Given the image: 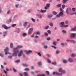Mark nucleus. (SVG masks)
Here are the masks:
<instances>
[{
  "mask_svg": "<svg viewBox=\"0 0 76 76\" xmlns=\"http://www.w3.org/2000/svg\"><path fill=\"white\" fill-rule=\"evenodd\" d=\"M28 24V22H24V23H23V26L24 27H26L27 26V24Z\"/></svg>",
  "mask_w": 76,
  "mask_h": 76,
  "instance_id": "obj_16",
  "label": "nucleus"
},
{
  "mask_svg": "<svg viewBox=\"0 0 76 76\" xmlns=\"http://www.w3.org/2000/svg\"><path fill=\"white\" fill-rule=\"evenodd\" d=\"M72 11H73V12H74L75 11V10H76V9H75V8H72Z\"/></svg>",
  "mask_w": 76,
  "mask_h": 76,
  "instance_id": "obj_43",
  "label": "nucleus"
},
{
  "mask_svg": "<svg viewBox=\"0 0 76 76\" xmlns=\"http://www.w3.org/2000/svg\"><path fill=\"white\" fill-rule=\"evenodd\" d=\"M52 64H54V65H56V62H53L52 63Z\"/></svg>",
  "mask_w": 76,
  "mask_h": 76,
  "instance_id": "obj_47",
  "label": "nucleus"
},
{
  "mask_svg": "<svg viewBox=\"0 0 76 76\" xmlns=\"http://www.w3.org/2000/svg\"><path fill=\"white\" fill-rule=\"evenodd\" d=\"M24 70H25V71H29V69L28 68H25V69H24Z\"/></svg>",
  "mask_w": 76,
  "mask_h": 76,
  "instance_id": "obj_57",
  "label": "nucleus"
},
{
  "mask_svg": "<svg viewBox=\"0 0 76 76\" xmlns=\"http://www.w3.org/2000/svg\"><path fill=\"white\" fill-rule=\"evenodd\" d=\"M10 48H13V44H12V43H10Z\"/></svg>",
  "mask_w": 76,
  "mask_h": 76,
  "instance_id": "obj_20",
  "label": "nucleus"
},
{
  "mask_svg": "<svg viewBox=\"0 0 76 76\" xmlns=\"http://www.w3.org/2000/svg\"><path fill=\"white\" fill-rule=\"evenodd\" d=\"M23 75H24V76H28V73H27V72H24Z\"/></svg>",
  "mask_w": 76,
  "mask_h": 76,
  "instance_id": "obj_19",
  "label": "nucleus"
},
{
  "mask_svg": "<svg viewBox=\"0 0 76 76\" xmlns=\"http://www.w3.org/2000/svg\"><path fill=\"white\" fill-rule=\"evenodd\" d=\"M61 6V4H58L57 5V7H60Z\"/></svg>",
  "mask_w": 76,
  "mask_h": 76,
  "instance_id": "obj_23",
  "label": "nucleus"
},
{
  "mask_svg": "<svg viewBox=\"0 0 76 76\" xmlns=\"http://www.w3.org/2000/svg\"><path fill=\"white\" fill-rule=\"evenodd\" d=\"M59 10H60V12H63L64 11V10H63V9H62L61 7H60V8Z\"/></svg>",
  "mask_w": 76,
  "mask_h": 76,
  "instance_id": "obj_28",
  "label": "nucleus"
},
{
  "mask_svg": "<svg viewBox=\"0 0 76 76\" xmlns=\"http://www.w3.org/2000/svg\"><path fill=\"white\" fill-rule=\"evenodd\" d=\"M39 38V36H38L36 35L34 37V38Z\"/></svg>",
  "mask_w": 76,
  "mask_h": 76,
  "instance_id": "obj_55",
  "label": "nucleus"
},
{
  "mask_svg": "<svg viewBox=\"0 0 76 76\" xmlns=\"http://www.w3.org/2000/svg\"><path fill=\"white\" fill-rule=\"evenodd\" d=\"M65 5L64 4H63L62 5V9H64L65 8Z\"/></svg>",
  "mask_w": 76,
  "mask_h": 76,
  "instance_id": "obj_40",
  "label": "nucleus"
},
{
  "mask_svg": "<svg viewBox=\"0 0 76 76\" xmlns=\"http://www.w3.org/2000/svg\"><path fill=\"white\" fill-rule=\"evenodd\" d=\"M65 24H68V21L67 20H66L65 21Z\"/></svg>",
  "mask_w": 76,
  "mask_h": 76,
  "instance_id": "obj_52",
  "label": "nucleus"
},
{
  "mask_svg": "<svg viewBox=\"0 0 76 76\" xmlns=\"http://www.w3.org/2000/svg\"><path fill=\"white\" fill-rule=\"evenodd\" d=\"M23 48V46L21 45H18L17 46V47L15 48H14L13 49V50L14 51V53L12 54V56H17V53H19V50H18L19 48Z\"/></svg>",
  "mask_w": 76,
  "mask_h": 76,
  "instance_id": "obj_1",
  "label": "nucleus"
},
{
  "mask_svg": "<svg viewBox=\"0 0 76 76\" xmlns=\"http://www.w3.org/2000/svg\"><path fill=\"white\" fill-rule=\"evenodd\" d=\"M23 66L25 67H27V66H28V65L25 64H23Z\"/></svg>",
  "mask_w": 76,
  "mask_h": 76,
  "instance_id": "obj_29",
  "label": "nucleus"
},
{
  "mask_svg": "<svg viewBox=\"0 0 76 76\" xmlns=\"http://www.w3.org/2000/svg\"><path fill=\"white\" fill-rule=\"evenodd\" d=\"M49 28V27L48 26H46L45 27L44 29H48Z\"/></svg>",
  "mask_w": 76,
  "mask_h": 76,
  "instance_id": "obj_27",
  "label": "nucleus"
},
{
  "mask_svg": "<svg viewBox=\"0 0 76 76\" xmlns=\"http://www.w3.org/2000/svg\"><path fill=\"white\" fill-rule=\"evenodd\" d=\"M53 14L54 15H56L57 14V12L55 11L53 12Z\"/></svg>",
  "mask_w": 76,
  "mask_h": 76,
  "instance_id": "obj_31",
  "label": "nucleus"
},
{
  "mask_svg": "<svg viewBox=\"0 0 76 76\" xmlns=\"http://www.w3.org/2000/svg\"><path fill=\"white\" fill-rule=\"evenodd\" d=\"M53 45L54 46H56V42L55 41L53 42Z\"/></svg>",
  "mask_w": 76,
  "mask_h": 76,
  "instance_id": "obj_22",
  "label": "nucleus"
},
{
  "mask_svg": "<svg viewBox=\"0 0 76 76\" xmlns=\"http://www.w3.org/2000/svg\"><path fill=\"white\" fill-rule=\"evenodd\" d=\"M56 75L57 76H61L62 75V74L61 73H58L57 72H56Z\"/></svg>",
  "mask_w": 76,
  "mask_h": 76,
  "instance_id": "obj_14",
  "label": "nucleus"
},
{
  "mask_svg": "<svg viewBox=\"0 0 76 76\" xmlns=\"http://www.w3.org/2000/svg\"><path fill=\"white\" fill-rule=\"evenodd\" d=\"M13 71L14 72H17V70H16L14 68H13Z\"/></svg>",
  "mask_w": 76,
  "mask_h": 76,
  "instance_id": "obj_48",
  "label": "nucleus"
},
{
  "mask_svg": "<svg viewBox=\"0 0 76 76\" xmlns=\"http://www.w3.org/2000/svg\"><path fill=\"white\" fill-rule=\"evenodd\" d=\"M35 34V35H40V32L39 31H38L37 32H35L33 34Z\"/></svg>",
  "mask_w": 76,
  "mask_h": 76,
  "instance_id": "obj_13",
  "label": "nucleus"
},
{
  "mask_svg": "<svg viewBox=\"0 0 76 76\" xmlns=\"http://www.w3.org/2000/svg\"><path fill=\"white\" fill-rule=\"evenodd\" d=\"M68 0H63V1H62V2L63 3V4H65L66 3V2L67 1H68Z\"/></svg>",
  "mask_w": 76,
  "mask_h": 76,
  "instance_id": "obj_21",
  "label": "nucleus"
},
{
  "mask_svg": "<svg viewBox=\"0 0 76 76\" xmlns=\"http://www.w3.org/2000/svg\"><path fill=\"white\" fill-rule=\"evenodd\" d=\"M76 36V34L75 33H72L71 34V35H70L71 37L73 38H75Z\"/></svg>",
  "mask_w": 76,
  "mask_h": 76,
  "instance_id": "obj_5",
  "label": "nucleus"
},
{
  "mask_svg": "<svg viewBox=\"0 0 76 76\" xmlns=\"http://www.w3.org/2000/svg\"><path fill=\"white\" fill-rule=\"evenodd\" d=\"M51 39L50 37H48V38H46V39L48 40V41L50 40Z\"/></svg>",
  "mask_w": 76,
  "mask_h": 76,
  "instance_id": "obj_51",
  "label": "nucleus"
},
{
  "mask_svg": "<svg viewBox=\"0 0 76 76\" xmlns=\"http://www.w3.org/2000/svg\"><path fill=\"white\" fill-rule=\"evenodd\" d=\"M24 51L25 52V53H26V54L27 55H28L29 54L31 53H32V50H29L28 51V50H24Z\"/></svg>",
  "mask_w": 76,
  "mask_h": 76,
  "instance_id": "obj_2",
  "label": "nucleus"
},
{
  "mask_svg": "<svg viewBox=\"0 0 76 76\" xmlns=\"http://www.w3.org/2000/svg\"><path fill=\"white\" fill-rule=\"evenodd\" d=\"M3 34H4V36H5L6 35V34H7V31L4 32Z\"/></svg>",
  "mask_w": 76,
  "mask_h": 76,
  "instance_id": "obj_25",
  "label": "nucleus"
},
{
  "mask_svg": "<svg viewBox=\"0 0 76 76\" xmlns=\"http://www.w3.org/2000/svg\"><path fill=\"white\" fill-rule=\"evenodd\" d=\"M48 62L49 63H51V61H50V59L48 58Z\"/></svg>",
  "mask_w": 76,
  "mask_h": 76,
  "instance_id": "obj_39",
  "label": "nucleus"
},
{
  "mask_svg": "<svg viewBox=\"0 0 76 76\" xmlns=\"http://www.w3.org/2000/svg\"><path fill=\"white\" fill-rule=\"evenodd\" d=\"M48 33L49 34H51V31L50 30H48Z\"/></svg>",
  "mask_w": 76,
  "mask_h": 76,
  "instance_id": "obj_35",
  "label": "nucleus"
},
{
  "mask_svg": "<svg viewBox=\"0 0 76 76\" xmlns=\"http://www.w3.org/2000/svg\"><path fill=\"white\" fill-rule=\"evenodd\" d=\"M70 42H72V43H76L75 41L73 40H71L70 41Z\"/></svg>",
  "mask_w": 76,
  "mask_h": 76,
  "instance_id": "obj_24",
  "label": "nucleus"
},
{
  "mask_svg": "<svg viewBox=\"0 0 76 76\" xmlns=\"http://www.w3.org/2000/svg\"><path fill=\"white\" fill-rule=\"evenodd\" d=\"M46 55L47 56H48V57H50V55L49 54H46Z\"/></svg>",
  "mask_w": 76,
  "mask_h": 76,
  "instance_id": "obj_59",
  "label": "nucleus"
},
{
  "mask_svg": "<svg viewBox=\"0 0 76 76\" xmlns=\"http://www.w3.org/2000/svg\"><path fill=\"white\" fill-rule=\"evenodd\" d=\"M23 50H21L20 52V53H19L18 55V56L20 57V56H22V54H23Z\"/></svg>",
  "mask_w": 76,
  "mask_h": 76,
  "instance_id": "obj_8",
  "label": "nucleus"
},
{
  "mask_svg": "<svg viewBox=\"0 0 76 76\" xmlns=\"http://www.w3.org/2000/svg\"><path fill=\"white\" fill-rule=\"evenodd\" d=\"M52 16H53V15H48V18H51V17H52Z\"/></svg>",
  "mask_w": 76,
  "mask_h": 76,
  "instance_id": "obj_46",
  "label": "nucleus"
},
{
  "mask_svg": "<svg viewBox=\"0 0 76 76\" xmlns=\"http://www.w3.org/2000/svg\"><path fill=\"white\" fill-rule=\"evenodd\" d=\"M2 28H3L4 29H10V28L11 27H7V26H6V25H5L3 24L2 25Z\"/></svg>",
  "mask_w": 76,
  "mask_h": 76,
  "instance_id": "obj_3",
  "label": "nucleus"
},
{
  "mask_svg": "<svg viewBox=\"0 0 76 76\" xmlns=\"http://www.w3.org/2000/svg\"><path fill=\"white\" fill-rule=\"evenodd\" d=\"M63 70H62V68H60L59 69V72H61Z\"/></svg>",
  "mask_w": 76,
  "mask_h": 76,
  "instance_id": "obj_37",
  "label": "nucleus"
},
{
  "mask_svg": "<svg viewBox=\"0 0 76 76\" xmlns=\"http://www.w3.org/2000/svg\"><path fill=\"white\" fill-rule=\"evenodd\" d=\"M0 56L1 57H4V55L1 54H0Z\"/></svg>",
  "mask_w": 76,
  "mask_h": 76,
  "instance_id": "obj_50",
  "label": "nucleus"
},
{
  "mask_svg": "<svg viewBox=\"0 0 76 76\" xmlns=\"http://www.w3.org/2000/svg\"><path fill=\"white\" fill-rule=\"evenodd\" d=\"M27 35V34H26L25 33H23V34H22V36L23 37H25Z\"/></svg>",
  "mask_w": 76,
  "mask_h": 76,
  "instance_id": "obj_34",
  "label": "nucleus"
},
{
  "mask_svg": "<svg viewBox=\"0 0 76 76\" xmlns=\"http://www.w3.org/2000/svg\"><path fill=\"white\" fill-rule=\"evenodd\" d=\"M37 16H38L39 17V18H42V16L41 15H37Z\"/></svg>",
  "mask_w": 76,
  "mask_h": 76,
  "instance_id": "obj_30",
  "label": "nucleus"
},
{
  "mask_svg": "<svg viewBox=\"0 0 76 76\" xmlns=\"http://www.w3.org/2000/svg\"><path fill=\"white\" fill-rule=\"evenodd\" d=\"M49 25L51 27H53V24L52 22H50Z\"/></svg>",
  "mask_w": 76,
  "mask_h": 76,
  "instance_id": "obj_18",
  "label": "nucleus"
},
{
  "mask_svg": "<svg viewBox=\"0 0 76 76\" xmlns=\"http://www.w3.org/2000/svg\"><path fill=\"white\" fill-rule=\"evenodd\" d=\"M45 35L46 36V37H47L48 35V34L47 33H45Z\"/></svg>",
  "mask_w": 76,
  "mask_h": 76,
  "instance_id": "obj_36",
  "label": "nucleus"
},
{
  "mask_svg": "<svg viewBox=\"0 0 76 76\" xmlns=\"http://www.w3.org/2000/svg\"><path fill=\"white\" fill-rule=\"evenodd\" d=\"M38 64H39V66H40L41 65V62H39L38 63Z\"/></svg>",
  "mask_w": 76,
  "mask_h": 76,
  "instance_id": "obj_54",
  "label": "nucleus"
},
{
  "mask_svg": "<svg viewBox=\"0 0 76 76\" xmlns=\"http://www.w3.org/2000/svg\"><path fill=\"white\" fill-rule=\"evenodd\" d=\"M58 15L62 16L63 15V12H60L59 13Z\"/></svg>",
  "mask_w": 76,
  "mask_h": 76,
  "instance_id": "obj_15",
  "label": "nucleus"
},
{
  "mask_svg": "<svg viewBox=\"0 0 76 76\" xmlns=\"http://www.w3.org/2000/svg\"><path fill=\"white\" fill-rule=\"evenodd\" d=\"M61 72L62 73H66V71L64 70H63V71L61 72Z\"/></svg>",
  "mask_w": 76,
  "mask_h": 76,
  "instance_id": "obj_38",
  "label": "nucleus"
},
{
  "mask_svg": "<svg viewBox=\"0 0 76 76\" xmlns=\"http://www.w3.org/2000/svg\"><path fill=\"white\" fill-rule=\"evenodd\" d=\"M50 5V4H46V7H44V9L46 10L48 9V7H49Z\"/></svg>",
  "mask_w": 76,
  "mask_h": 76,
  "instance_id": "obj_7",
  "label": "nucleus"
},
{
  "mask_svg": "<svg viewBox=\"0 0 76 76\" xmlns=\"http://www.w3.org/2000/svg\"><path fill=\"white\" fill-rule=\"evenodd\" d=\"M46 73L48 75H49V72L48 71H46Z\"/></svg>",
  "mask_w": 76,
  "mask_h": 76,
  "instance_id": "obj_42",
  "label": "nucleus"
},
{
  "mask_svg": "<svg viewBox=\"0 0 76 76\" xmlns=\"http://www.w3.org/2000/svg\"><path fill=\"white\" fill-rule=\"evenodd\" d=\"M38 55H39V56H41V54L40 53H38Z\"/></svg>",
  "mask_w": 76,
  "mask_h": 76,
  "instance_id": "obj_64",
  "label": "nucleus"
},
{
  "mask_svg": "<svg viewBox=\"0 0 76 76\" xmlns=\"http://www.w3.org/2000/svg\"><path fill=\"white\" fill-rule=\"evenodd\" d=\"M19 75L20 76H23V75L21 73H19Z\"/></svg>",
  "mask_w": 76,
  "mask_h": 76,
  "instance_id": "obj_61",
  "label": "nucleus"
},
{
  "mask_svg": "<svg viewBox=\"0 0 76 76\" xmlns=\"http://www.w3.org/2000/svg\"><path fill=\"white\" fill-rule=\"evenodd\" d=\"M52 47L53 48L55 49H56V46H52Z\"/></svg>",
  "mask_w": 76,
  "mask_h": 76,
  "instance_id": "obj_62",
  "label": "nucleus"
},
{
  "mask_svg": "<svg viewBox=\"0 0 76 76\" xmlns=\"http://www.w3.org/2000/svg\"><path fill=\"white\" fill-rule=\"evenodd\" d=\"M68 27V25H64V27L65 28H67Z\"/></svg>",
  "mask_w": 76,
  "mask_h": 76,
  "instance_id": "obj_60",
  "label": "nucleus"
},
{
  "mask_svg": "<svg viewBox=\"0 0 76 76\" xmlns=\"http://www.w3.org/2000/svg\"><path fill=\"white\" fill-rule=\"evenodd\" d=\"M40 12L41 13H43V10H42V9H41Z\"/></svg>",
  "mask_w": 76,
  "mask_h": 76,
  "instance_id": "obj_63",
  "label": "nucleus"
},
{
  "mask_svg": "<svg viewBox=\"0 0 76 76\" xmlns=\"http://www.w3.org/2000/svg\"><path fill=\"white\" fill-rule=\"evenodd\" d=\"M76 27L75 26L74 28H71V29L70 30V31H76Z\"/></svg>",
  "mask_w": 76,
  "mask_h": 76,
  "instance_id": "obj_11",
  "label": "nucleus"
},
{
  "mask_svg": "<svg viewBox=\"0 0 76 76\" xmlns=\"http://www.w3.org/2000/svg\"><path fill=\"white\" fill-rule=\"evenodd\" d=\"M20 62V60H18L15 61V63H19Z\"/></svg>",
  "mask_w": 76,
  "mask_h": 76,
  "instance_id": "obj_49",
  "label": "nucleus"
},
{
  "mask_svg": "<svg viewBox=\"0 0 76 76\" xmlns=\"http://www.w3.org/2000/svg\"><path fill=\"white\" fill-rule=\"evenodd\" d=\"M33 31V28H31L29 29V31H28V34H31L32 33Z\"/></svg>",
  "mask_w": 76,
  "mask_h": 76,
  "instance_id": "obj_6",
  "label": "nucleus"
},
{
  "mask_svg": "<svg viewBox=\"0 0 76 76\" xmlns=\"http://www.w3.org/2000/svg\"><path fill=\"white\" fill-rule=\"evenodd\" d=\"M62 32H63V33H64V34H66V31L65 30L62 31Z\"/></svg>",
  "mask_w": 76,
  "mask_h": 76,
  "instance_id": "obj_45",
  "label": "nucleus"
},
{
  "mask_svg": "<svg viewBox=\"0 0 76 76\" xmlns=\"http://www.w3.org/2000/svg\"><path fill=\"white\" fill-rule=\"evenodd\" d=\"M63 62L64 64H66L67 63V61L66 60L64 59L63 60Z\"/></svg>",
  "mask_w": 76,
  "mask_h": 76,
  "instance_id": "obj_17",
  "label": "nucleus"
},
{
  "mask_svg": "<svg viewBox=\"0 0 76 76\" xmlns=\"http://www.w3.org/2000/svg\"><path fill=\"white\" fill-rule=\"evenodd\" d=\"M68 60L69 61V62L70 63H73V59L71 58H69L68 59Z\"/></svg>",
  "mask_w": 76,
  "mask_h": 76,
  "instance_id": "obj_9",
  "label": "nucleus"
},
{
  "mask_svg": "<svg viewBox=\"0 0 76 76\" xmlns=\"http://www.w3.org/2000/svg\"><path fill=\"white\" fill-rule=\"evenodd\" d=\"M60 52L59 50H58L56 51V54H58L60 53Z\"/></svg>",
  "mask_w": 76,
  "mask_h": 76,
  "instance_id": "obj_41",
  "label": "nucleus"
},
{
  "mask_svg": "<svg viewBox=\"0 0 76 76\" xmlns=\"http://www.w3.org/2000/svg\"><path fill=\"white\" fill-rule=\"evenodd\" d=\"M36 76H46V75H45V74H38V75Z\"/></svg>",
  "mask_w": 76,
  "mask_h": 76,
  "instance_id": "obj_26",
  "label": "nucleus"
},
{
  "mask_svg": "<svg viewBox=\"0 0 76 76\" xmlns=\"http://www.w3.org/2000/svg\"><path fill=\"white\" fill-rule=\"evenodd\" d=\"M71 10V9H70V8H67V9H66V13H68V12L69 11H70Z\"/></svg>",
  "mask_w": 76,
  "mask_h": 76,
  "instance_id": "obj_12",
  "label": "nucleus"
},
{
  "mask_svg": "<svg viewBox=\"0 0 76 76\" xmlns=\"http://www.w3.org/2000/svg\"><path fill=\"white\" fill-rule=\"evenodd\" d=\"M31 20H32V21L33 22H36V21H35V19H33V18H31Z\"/></svg>",
  "mask_w": 76,
  "mask_h": 76,
  "instance_id": "obj_44",
  "label": "nucleus"
},
{
  "mask_svg": "<svg viewBox=\"0 0 76 76\" xmlns=\"http://www.w3.org/2000/svg\"><path fill=\"white\" fill-rule=\"evenodd\" d=\"M62 15H57L56 16V17L57 18H60V16H61Z\"/></svg>",
  "mask_w": 76,
  "mask_h": 76,
  "instance_id": "obj_33",
  "label": "nucleus"
},
{
  "mask_svg": "<svg viewBox=\"0 0 76 76\" xmlns=\"http://www.w3.org/2000/svg\"><path fill=\"white\" fill-rule=\"evenodd\" d=\"M44 48L45 49H47V48H48V46L47 45H45V46H44Z\"/></svg>",
  "mask_w": 76,
  "mask_h": 76,
  "instance_id": "obj_56",
  "label": "nucleus"
},
{
  "mask_svg": "<svg viewBox=\"0 0 76 76\" xmlns=\"http://www.w3.org/2000/svg\"><path fill=\"white\" fill-rule=\"evenodd\" d=\"M75 56H76V54H75L73 53L72 54V57H74Z\"/></svg>",
  "mask_w": 76,
  "mask_h": 76,
  "instance_id": "obj_32",
  "label": "nucleus"
},
{
  "mask_svg": "<svg viewBox=\"0 0 76 76\" xmlns=\"http://www.w3.org/2000/svg\"><path fill=\"white\" fill-rule=\"evenodd\" d=\"M16 26V24H13L12 25V27H14V26Z\"/></svg>",
  "mask_w": 76,
  "mask_h": 76,
  "instance_id": "obj_53",
  "label": "nucleus"
},
{
  "mask_svg": "<svg viewBox=\"0 0 76 76\" xmlns=\"http://www.w3.org/2000/svg\"><path fill=\"white\" fill-rule=\"evenodd\" d=\"M59 24L61 25V28H64V27L65 23L64 22H61L59 23Z\"/></svg>",
  "mask_w": 76,
  "mask_h": 76,
  "instance_id": "obj_4",
  "label": "nucleus"
},
{
  "mask_svg": "<svg viewBox=\"0 0 76 76\" xmlns=\"http://www.w3.org/2000/svg\"><path fill=\"white\" fill-rule=\"evenodd\" d=\"M61 45H62V46L63 47L65 45H64V44L63 43H61Z\"/></svg>",
  "mask_w": 76,
  "mask_h": 76,
  "instance_id": "obj_58",
  "label": "nucleus"
},
{
  "mask_svg": "<svg viewBox=\"0 0 76 76\" xmlns=\"http://www.w3.org/2000/svg\"><path fill=\"white\" fill-rule=\"evenodd\" d=\"M8 51V48L6 47V48L4 49V52H5V54L7 55L8 54V53L7 51Z\"/></svg>",
  "mask_w": 76,
  "mask_h": 76,
  "instance_id": "obj_10",
  "label": "nucleus"
}]
</instances>
